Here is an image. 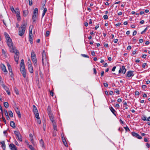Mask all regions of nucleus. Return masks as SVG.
Wrapping results in <instances>:
<instances>
[{"instance_id": "bf43d9fd", "label": "nucleus", "mask_w": 150, "mask_h": 150, "mask_svg": "<svg viewBox=\"0 0 150 150\" xmlns=\"http://www.w3.org/2000/svg\"><path fill=\"white\" fill-rule=\"evenodd\" d=\"M146 64V63H144L142 65V67L144 68L145 67Z\"/></svg>"}, {"instance_id": "6e6d98bb", "label": "nucleus", "mask_w": 150, "mask_h": 150, "mask_svg": "<svg viewBox=\"0 0 150 150\" xmlns=\"http://www.w3.org/2000/svg\"><path fill=\"white\" fill-rule=\"evenodd\" d=\"M50 95L52 96H53V94H54L53 92H52V91H50Z\"/></svg>"}, {"instance_id": "09e8293b", "label": "nucleus", "mask_w": 150, "mask_h": 150, "mask_svg": "<svg viewBox=\"0 0 150 150\" xmlns=\"http://www.w3.org/2000/svg\"><path fill=\"white\" fill-rule=\"evenodd\" d=\"M94 73L95 74H96L97 73V72L96 71V69L95 68H93Z\"/></svg>"}, {"instance_id": "1a4fd4ad", "label": "nucleus", "mask_w": 150, "mask_h": 150, "mask_svg": "<svg viewBox=\"0 0 150 150\" xmlns=\"http://www.w3.org/2000/svg\"><path fill=\"white\" fill-rule=\"evenodd\" d=\"M9 146L11 150H17L16 146L13 144H10Z\"/></svg>"}, {"instance_id": "aec40b11", "label": "nucleus", "mask_w": 150, "mask_h": 150, "mask_svg": "<svg viewBox=\"0 0 150 150\" xmlns=\"http://www.w3.org/2000/svg\"><path fill=\"white\" fill-rule=\"evenodd\" d=\"M4 35L7 40H9V39H11L10 38L9 35L7 33H4Z\"/></svg>"}, {"instance_id": "0eeeda50", "label": "nucleus", "mask_w": 150, "mask_h": 150, "mask_svg": "<svg viewBox=\"0 0 150 150\" xmlns=\"http://www.w3.org/2000/svg\"><path fill=\"white\" fill-rule=\"evenodd\" d=\"M7 41L8 42V45L9 47L10 48V50L11 49H16V47L14 46H13V43L12 42V40L11 39H9V40H7Z\"/></svg>"}, {"instance_id": "b1692460", "label": "nucleus", "mask_w": 150, "mask_h": 150, "mask_svg": "<svg viewBox=\"0 0 150 150\" xmlns=\"http://www.w3.org/2000/svg\"><path fill=\"white\" fill-rule=\"evenodd\" d=\"M28 10H24L23 11V15L24 16H26L28 14Z\"/></svg>"}, {"instance_id": "49530a36", "label": "nucleus", "mask_w": 150, "mask_h": 150, "mask_svg": "<svg viewBox=\"0 0 150 150\" xmlns=\"http://www.w3.org/2000/svg\"><path fill=\"white\" fill-rule=\"evenodd\" d=\"M103 85H104V86L105 87H108V83H104Z\"/></svg>"}, {"instance_id": "f704fd0d", "label": "nucleus", "mask_w": 150, "mask_h": 150, "mask_svg": "<svg viewBox=\"0 0 150 150\" xmlns=\"http://www.w3.org/2000/svg\"><path fill=\"white\" fill-rule=\"evenodd\" d=\"M37 121L38 124H41V120L40 119V118H38V119H37Z\"/></svg>"}, {"instance_id": "423d86ee", "label": "nucleus", "mask_w": 150, "mask_h": 150, "mask_svg": "<svg viewBox=\"0 0 150 150\" xmlns=\"http://www.w3.org/2000/svg\"><path fill=\"white\" fill-rule=\"evenodd\" d=\"M47 110L50 120H52V119H54V117L53 115L51 112V109L50 106H48Z\"/></svg>"}, {"instance_id": "cd10ccee", "label": "nucleus", "mask_w": 150, "mask_h": 150, "mask_svg": "<svg viewBox=\"0 0 150 150\" xmlns=\"http://www.w3.org/2000/svg\"><path fill=\"white\" fill-rule=\"evenodd\" d=\"M3 87L6 91H8V90H9V89L7 86L3 85Z\"/></svg>"}, {"instance_id": "8fccbe9b", "label": "nucleus", "mask_w": 150, "mask_h": 150, "mask_svg": "<svg viewBox=\"0 0 150 150\" xmlns=\"http://www.w3.org/2000/svg\"><path fill=\"white\" fill-rule=\"evenodd\" d=\"M137 31L136 30L134 31L133 33V35L134 36L135 35L137 34Z\"/></svg>"}, {"instance_id": "f257e3e1", "label": "nucleus", "mask_w": 150, "mask_h": 150, "mask_svg": "<svg viewBox=\"0 0 150 150\" xmlns=\"http://www.w3.org/2000/svg\"><path fill=\"white\" fill-rule=\"evenodd\" d=\"M27 24V23L24 22L22 23L21 27H19L18 33V35L19 36H22L24 34L26 29V25Z\"/></svg>"}, {"instance_id": "20e7f679", "label": "nucleus", "mask_w": 150, "mask_h": 150, "mask_svg": "<svg viewBox=\"0 0 150 150\" xmlns=\"http://www.w3.org/2000/svg\"><path fill=\"white\" fill-rule=\"evenodd\" d=\"M44 61L46 62L47 64H48V59L47 57L45 51L44 50L43 51L42 55V62L43 66L44 65Z\"/></svg>"}, {"instance_id": "f3484780", "label": "nucleus", "mask_w": 150, "mask_h": 150, "mask_svg": "<svg viewBox=\"0 0 150 150\" xmlns=\"http://www.w3.org/2000/svg\"><path fill=\"white\" fill-rule=\"evenodd\" d=\"M40 144L42 146V149H45V147H44V142L43 140L42 139H41L40 141Z\"/></svg>"}, {"instance_id": "c9c22d12", "label": "nucleus", "mask_w": 150, "mask_h": 150, "mask_svg": "<svg viewBox=\"0 0 150 150\" xmlns=\"http://www.w3.org/2000/svg\"><path fill=\"white\" fill-rule=\"evenodd\" d=\"M50 31H47L46 32L45 35L47 37L49 35H50Z\"/></svg>"}, {"instance_id": "393cba45", "label": "nucleus", "mask_w": 150, "mask_h": 150, "mask_svg": "<svg viewBox=\"0 0 150 150\" xmlns=\"http://www.w3.org/2000/svg\"><path fill=\"white\" fill-rule=\"evenodd\" d=\"M122 72L123 74H125L126 72V70L125 68V66H122Z\"/></svg>"}, {"instance_id": "7ed1b4c3", "label": "nucleus", "mask_w": 150, "mask_h": 150, "mask_svg": "<svg viewBox=\"0 0 150 150\" xmlns=\"http://www.w3.org/2000/svg\"><path fill=\"white\" fill-rule=\"evenodd\" d=\"M10 52L14 53L15 54L14 56L15 60L17 63L18 64V60L19 57V53L18 51L16 49H14L12 48V49H11L10 50Z\"/></svg>"}, {"instance_id": "f8f14e48", "label": "nucleus", "mask_w": 150, "mask_h": 150, "mask_svg": "<svg viewBox=\"0 0 150 150\" xmlns=\"http://www.w3.org/2000/svg\"><path fill=\"white\" fill-rule=\"evenodd\" d=\"M28 69L30 72L31 73H32L33 72V67L31 65H30V64L29 65H28Z\"/></svg>"}, {"instance_id": "e433bc0d", "label": "nucleus", "mask_w": 150, "mask_h": 150, "mask_svg": "<svg viewBox=\"0 0 150 150\" xmlns=\"http://www.w3.org/2000/svg\"><path fill=\"white\" fill-rule=\"evenodd\" d=\"M81 55L83 57H87V58H88L89 57V56L88 55H87L83 54H81Z\"/></svg>"}, {"instance_id": "9b49d317", "label": "nucleus", "mask_w": 150, "mask_h": 150, "mask_svg": "<svg viewBox=\"0 0 150 150\" xmlns=\"http://www.w3.org/2000/svg\"><path fill=\"white\" fill-rule=\"evenodd\" d=\"M1 69L2 70L4 71V72H7V71L6 69V67L5 66V65L3 64H2L1 65Z\"/></svg>"}, {"instance_id": "3c124183", "label": "nucleus", "mask_w": 150, "mask_h": 150, "mask_svg": "<svg viewBox=\"0 0 150 150\" xmlns=\"http://www.w3.org/2000/svg\"><path fill=\"white\" fill-rule=\"evenodd\" d=\"M8 69L10 73H11L12 72V70L11 69V67L8 68Z\"/></svg>"}, {"instance_id": "4468645a", "label": "nucleus", "mask_w": 150, "mask_h": 150, "mask_svg": "<svg viewBox=\"0 0 150 150\" xmlns=\"http://www.w3.org/2000/svg\"><path fill=\"white\" fill-rule=\"evenodd\" d=\"M33 62L35 64V65H37V60L36 57H31Z\"/></svg>"}, {"instance_id": "2f4dec72", "label": "nucleus", "mask_w": 150, "mask_h": 150, "mask_svg": "<svg viewBox=\"0 0 150 150\" xmlns=\"http://www.w3.org/2000/svg\"><path fill=\"white\" fill-rule=\"evenodd\" d=\"M14 89L15 92L16 93L17 95L18 94H19V92H18V89L16 88H14Z\"/></svg>"}, {"instance_id": "c756f323", "label": "nucleus", "mask_w": 150, "mask_h": 150, "mask_svg": "<svg viewBox=\"0 0 150 150\" xmlns=\"http://www.w3.org/2000/svg\"><path fill=\"white\" fill-rule=\"evenodd\" d=\"M8 113L10 117H12L13 116V113L10 110L8 112Z\"/></svg>"}, {"instance_id": "39448f33", "label": "nucleus", "mask_w": 150, "mask_h": 150, "mask_svg": "<svg viewBox=\"0 0 150 150\" xmlns=\"http://www.w3.org/2000/svg\"><path fill=\"white\" fill-rule=\"evenodd\" d=\"M38 14V9L37 8H35L34 10L32 16V19L33 20V22H35L37 16Z\"/></svg>"}, {"instance_id": "4be33fe9", "label": "nucleus", "mask_w": 150, "mask_h": 150, "mask_svg": "<svg viewBox=\"0 0 150 150\" xmlns=\"http://www.w3.org/2000/svg\"><path fill=\"white\" fill-rule=\"evenodd\" d=\"M110 109L111 111L112 112V113L114 115H115V116L116 115V114L115 113V110L113 109V108L112 107H111L110 108Z\"/></svg>"}, {"instance_id": "f03ea898", "label": "nucleus", "mask_w": 150, "mask_h": 150, "mask_svg": "<svg viewBox=\"0 0 150 150\" xmlns=\"http://www.w3.org/2000/svg\"><path fill=\"white\" fill-rule=\"evenodd\" d=\"M20 70L24 78L26 77V70L25 69V65L24 62V60L22 59L21 61L20 65Z\"/></svg>"}, {"instance_id": "2eb2a0df", "label": "nucleus", "mask_w": 150, "mask_h": 150, "mask_svg": "<svg viewBox=\"0 0 150 150\" xmlns=\"http://www.w3.org/2000/svg\"><path fill=\"white\" fill-rule=\"evenodd\" d=\"M15 110L17 113V114L18 115V117L19 118H21V115L20 113V112L19 111L18 108L17 107H16L15 109Z\"/></svg>"}, {"instance_id": "4c0bfd02", "label": "nucleus", "mask_w": 150, "mask_h": 150, "mask_svg": "<svg viewBox=\"0 0 150 150\" xmlns=\"http://www.w3.org/2000/svg\"><path fill=\"white\" fill-rule=\"evenodd\" d=\"M4 112H5V115L6 116H8V112L6 110H4Z\"/></svg>"}, {"instance_id": "c85d7f7f", "label": "nucleus", "mask_w": 150, "mask_h": 150, "mask_svg": "<svg viewBox=\"0 0 150 150\" xmlns=\"http://www.w3.org/2000/svg\"><path fill=\"white\" fill-rule=\"evenodd\" d=\"M17 137L19 141H20L21 142L22 141L21 136L20 134V135L17 136Z\"/></svg>"}, {"instance_id": "ea45409f", "label": "nucleus", "mask_w": 150, "mask_h": 150, "mask_svg": "<svg viewBox=\"0 0 150 150\" xmlns=\"http://www.w3.org/2000/svg\"><path fill=\"white\" fill-rule=\"evenodd\" d=\"M35 115V117L37 118V119L38 118H40V117L39 116V113Z\"/></svg>"}, {"instance_id": "e2e57ef3", "label": "nucleus", "mask_w": 150, "mask_h": 150, "mask_svg": "<svg viewBox=\"0 0 150 150\" xmlns=\"http://www.w3.org/2000/svg\"><path fill=\"white\" fill-rule=\"evenodd\" d=\"M29 147L30 148V149H31V150H33V147L32 145H29Z\"/></svg>"}, {"instance_id": "a878e982", "label": "nucleus", "mask_w": 150, "mask_h": 150, "mask_svg": "<svg viewBox=\"0 0 150 150\" xmlns=\"http://www.w3.org/2000/svg\"><path fill=\"white\" fill-rule=\"evenodd\" d=\"M4 107L6 108H8L9 106V104L8 103V102H5L4 103Z\"/></svg>"}, {"instance_id": "7c9ffc66", "label": "nucleus", "mask_w": 150, "mask_h": 150, "mask_svg": "<svg viewBox=\"0 0 150 150\" xmlns=\"http://www.w3.org/2000/svg\"><path fill=\"white\" fill-rule=\"evenodd\" d=\"M29 41H30V43L31 44H32L33 43V39L32 37H29Z\"/></svg>"}, {"instance_id": "774afa93", "label": "nucleus", "mask_w": 150, "mask_h": 150, "mask_svg": "<svg viewBox=\"0 0 150 150\" xmlns=\"http://www.w3.org/2000/svg\"><path fill=\"white\" fill-rule=\"evenodd\" d=\"M142 87L143 89H145L146 87V86L145 85H143L142 86Z\"/></svg>"}, {"instance_id": "864d4df0", "label": "nucleus", "mask_w": 150, "mask_h": 150, "mask_svg": "<svg viewBox=\"0 0 150 150\" xmlns=\"http://www.w3.org/2000/svg\"><path fill=\"white\" fill-rule=\"evenodd\" d=\"M135 95H138L139 94V93L138 91H136L135 92Z\"/></svg>"}, {"instance_id": "052dcab7", "label": "nucleus", "mask_w": 150, "mask_h": 150, "mask_svg": "<svg viewBox=\"0 0 150 150\" xmlns=\"http://www.w3.org/2000/svg\"><path fill=\"white\" fill-rule=\"evenodd\" d=\"M146 118V117L145 116H144L142 118V120L144 121H145L147 119Z\"/></svg>"}, {"instance_id": "69168bd1", "label": "nucleus", "mask_w": 150, "mask_h": 150, "mask_svg": "<svg viewBox=\"0 0 150 150\" xmlns=\"http://www.w3.org/2000/svg\"><path fill=\"white\" fill-rule=\"evenodd\" d=\"M11 74H10V76L11 77H13V73L12 72L11 73H10Z\"/></svg>"}, {"instance_id": "bb28decb", "label": "nucleus", "mask_w": 150, "mask_h": 150, "mask_svg": "<svg viewBox=\"0 0 150 150\" xmlns=\"http://www.w3.org/2000/svg\"><path fill=\"white\" fill-rule=\"evenodd\" d=\"M36 57V55L33 50H32L31 52V57Z\"/></svg>"}, {"instance_id": "72a5a7b5", "label": "nucleus", "mask_w": 150, "mask_h": 150, "mask_svg": "<svg viewBox=\"0 0 150 150\" xmlns=\"http://www.w3.org/2000/svg\"><path fill=\"white\" fill-rule=\"evenodd\" d=\"M14 133L16 135V136H17L20 134L19 132L16 131H14Z\"/></svg>"}, {"instance_id": "79ce46f5", "label": "nucleus", "mask_w": 150, "mask_h": 150, "mask_svg": "<svg viewBox=\"0 0 150 150\" xmlns=\"http://www.w3.org/2000/svg\"><path fill=\"white\" fill-rule=\"evenodd\" d=\"M28 65H29L30 64V65H31V61L30 60V59H29L28 60Z\"/></svg>"}, {"instance_id": "58836bf2", "label": "nucleus", "mask_w": 150, "mask_h": 150, "mask_svg": "<svg viewBox=\"0 0 150 150\" xmlns=\"http://www.w3.org/2000/svg\"><path fill=\"white\" fill-rule=\"evenodd\" d=\"M2 53L3 54L5 55L6 57V52L4 49L2 50Z\"/></svg>"}, {"instance_id": "473e14b6", "label": "nucleus", "mask_w": 150, "mask_h": 150, "mask_svg": "<svg viewBox=\"0 0 150 150\" xmlns=\"http://www.w3.org/2000/svg\"><path fill=\"white\" fill-rule=\"evenodd\" d=\"M132 134L133 136L136 137H137V136H138V134L134 132H132Z\"/></svg>"}, {"instance_id": "ddd939ff", "label": "nucleus", "mask_w": 150, "mask_h": 150, "mask_svg": "<svg viewBox=\"0 0 150 150\" xmlns=\"http://www.w3.org/2000/svg\"><path fill=\"white\" fill-rule=\"evenodd\" d=\"M33 112L35 114H37V113H38V111L37 108L35 105H33Z\"/></svg>"}, {"instance_id": "412c9836", "label": "nucleus", "mask_w": 150, "mask_h": 150, "mask_svg": "<svg viewBox=\"0 0 150 150\" xmlns=\"http://www.w3.org/2000/svg\"><path fill=\"white\" fill-rule=\"evenodd\" d=\"M10 125L14 128H15L16 127L15 124L13 121H11L10 122Z\"/></svg>"}, {"instance_id": "13d9d810", "label": "nucleus", "mask_w": 150, "mask_h": 150, "mask_svg": "<svg viewBox=\"0 0 150 150\" xmlns=\"http://www.w3.org/2000/svg\"><path fill=\"white\" fill-rule=\"evenodd\" d=\"M131 48V46H129L127 47V50H130Z\"/></svg>"}, {"instance_id": "0e129e2a", "label": "nucleus", "mask_w": 150, "mask_h": 150, "mask_svg": "<svg viewBox=\"0 0 150 150\" xmlns=\"http://www.w3.org/2000/svg\"><path fill=\"white\" fill-rule=\"evenodd\" d=\"M104 46L105 47H108V45L107 44H105V43L104 44Z\"/></svg>"}, {"instance_id": "c03bdc74", "label": "nucleus", "mask_w": 150, "mask_h": 150, "mask_svg": "<svg viewBox=\"0 0 150 150\" xmlns=\"http://www.w3.org/2000/svg\"><path fill=\"white\" fill-rule=\"evenodd\" d=\"M29 0V5L30 6H31L32 5V0H31V1L30 0Z\"/></svg>"}, {"instance_id": "603ef678", "label": "nucleus", "mask_w": 150, "mask_h": 150, "mask_svg": "<svg viewBox=\"0 0 150 150\" xmlns=\"http://www.w3.org/2000/svg\"><path fill=\"white\" fill-rule=\"evenodd\" d=\"M147 28H145V29L143 30V31H142L141 33V34H143L144 32H146V30H147Z\"/></svg>"}, {"instance_id": "de8ad7c7", "label": "nucleus", "mask_w": 150, "mask_h": 150, "mask_svg": "<svg viewBox=\"0 0 150 150\" xmlns=\"http://www.w3.org/2000/svg\"><path fill=\"white\" fill-rule=\"evenodd\" d=\"M16 16L17 17V19L18 20H20L21 18V17L20 16V14L18 15H16Z\"/></svg>"}, {"instance_id": "6ab92c4d", "label": "nucleus", "mask_w": 150, "mask_h": 150, "mask_svg": "<svg viewBox=\"0 0 150 150\" xmlns=\"http://www.w3.org/2000/svg\"><path fill=\"white\" fill-rule=\"evenodd\" d=\"M14 12L16 13V15H18L20 14L19 9L18 8H16L15 10L14 11Z\"/></svg>"}, {"instance_id": "338daca9", "label": "nucleus", "mask_w": 150, "mask_h": 150, "mask_svg": "<svg viewBox=\"0 0 150 150\" xmlns=\"http://www.w3.org/2000/svg\"><path fill=\"white\" fill-rule=\"evenodd\" d=\"M125 129L126 130V131H127L128 130H129V128H128V127L127 126L126 127H124Z\"/></svg>"}, {"instance_id": "a18cd8bd", "label": "nucleus", "mask_w": 150, "mask_h": 150, "mask_svg": "<svg viewBox=\"0 0 150 150\" xmlns=\"http://www.w3.org/2000/svg\"><path fill=\"white\" fill-rule=\"evenodd\" d=\"M11 10L14 13V11H15L14 8L13 6L11 7Z\"/></svg>"}, {"instance_id": "a19ab883", "label": "nucleus", "mask_w": 150, "mask_h": 150, "mask_svg": "<svg viewBox=\"0 0 150 150\" xmlns=\"http://www.w3.org/2000/svg\"><path fill=\"white\" fill-rule=\"evenodd\" d=\"M136 137L139 139H141L142 138V137L141 136H140L138 134V136H137Z\"/></svg>"}, {"instance_id": "dca6fc26", "label": "nucleus", "mask_w": 150, "mask_h": 150, "mask_svg": "<svg viewBox=\"0 0 150 150\" xmlns=\"http://www.w3.org/2000/svg\"><path fill=\"white\" fill-rule=\"evenodd\" d=\"M62 140L65 146L66 147H67L68 146V144L66 142V141L65 138L64 137H62Z\"/></svg>"}, {"instance_id": "680f3d73", "label": "nucleus", "mask_w": 150, "mask_h": 150, "mask_svg": "<svg viewBox=\"0 0 150 150\" xmlns=\"http://www.w3.org/2000/svg\"><path fill=\"white\" fill-rule=\"evenodd\" d=\"M147 55L146 54H144L142 56V57L144 58H145L146 57Z\"/></svg>"}, {"instance_id": "37998d69", "label": "nucleus", "mask_w": 150, "mask_h": 150, "mask_svg": "<svg viewBox=\"0 0 150 150\" xmlns=\"http://www.w3.org/2000/svg\"><path fill=\"white\" fill-rule=\"evenodd\" d=\"M103 18L104 19L106 20L108 18V16L107 15H105L104 16Z\"/></svg>"}, {"instance_id": "5fc2aeb1", "label": "nucleus", "mask_w": 150, "mask_h": 150, "mask_svg": "<svg viewBox=\"0 0 150 150\" xmlns=\"http://www.w3.org/2000/svg\"><path fill=\"white\" fill-rule=\"evenodd\" d=\"M3 133L5 135H6V136H7V132L6 131H4V132Z\"/></svg>"}, {"instance_id": "9d476101", "label": "nucleus", "mask_w": 150, "mask_h": 150, "mask_svg": "<svg viewBox=\"0 0 150 150\" xmlns=\"http://www.w3.org/2000/svg\"><path fill=\"white\" fill-rule=\"evenodd\" d=\"M133 71H128L127 73L126 76L128 77H130L131 76H134V74L133 73Z\"/></svg>"}, {"instance_id": "4d7b16f0", "label": "nucleus", "mask_w": 150, "mask_h": 150, "mask_svg": "<svg viewBox=\"0 0 150 150\" xmlns=\"http://www.w3.org/2000/svg\"><path fill=\"white\" fill-rule=\"evenodd\" d=\"M117 101L119 103H120L122 102V99L121 98H119L117 99Z\"/></svg>"}, {"instance_id": "5701e85b", "label": "nucleus", "mask_w": 150, "mask_h": 150, "mask_svg": "<svg viewBox=\"0 0 150 150\" xmlns=\"http://www.w3.org/2000/svg\"><path fill=\"white\" fill-rule=\"evenodd\" d=\"M30 27L29 28V37H32L31 36L33 35L32 30V27L31 28V29H30Z\"/></svg>"}, {"instance_id": "6e6552de", "label": "nucleus", "mask_w": 150, "mask_h": 150, "mask_svg": "<svg viewBox=\"0 0 150 150\" xmlns=\"http://www.w3.org/2000/svg\"><path fill=\"white\" fill-rule=\"evenodd\" d=\"M52 121L53 126V129L54 130H57V127L56 125L55 121L54 120V119H52V120H50Z\"/></svg>"}, {"instance_id": "a211bd4d", "label": "nucleus", "mask_w": 150, "mask_h": 150, "mask_svg": "<svg viewBox=\"0 0 150 150\" xmlns=\"http://www.w3.org/2000/svg\"><path fill=\"white\" fill-rule=\"evenodd\" d=\"M1 147H2L3 149L4 150L6 148V145L4 142L2 141L1 142Z\"/></svg>"}]
</instances>
